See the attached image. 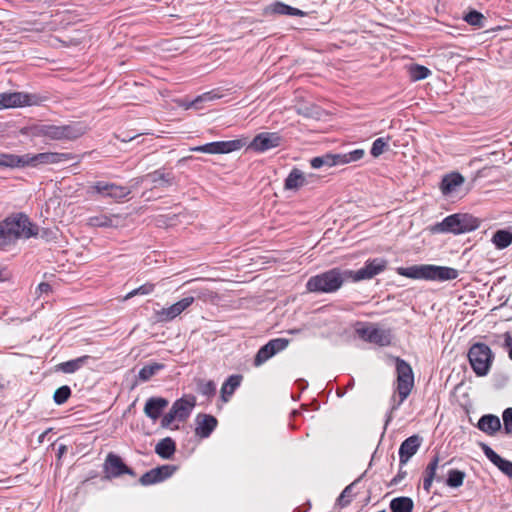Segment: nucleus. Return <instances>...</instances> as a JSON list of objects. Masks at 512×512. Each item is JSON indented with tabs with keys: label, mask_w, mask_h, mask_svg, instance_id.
Returning <instances> with one entry per match:
<instances>
[{
	"label": "nucleus",
	"mask_w": 512,
	"mask_h": 512,
	"mask_svg": "<svg viewBox=\"0 0 512 512\" xmlns=\"http://www.w3.org/2000/svg\"><path fill=\"white\" fill-rule=\"evenodd\" d=\"M294 512H306V510L303 507H297Z\"/></svg>",
	"instance_id": "774afa93"
},
{
	"label": "nucleus",
	"mask_w": 512,
	"mask_h": 512,
	"mask_svg": "<svg viewBox=\"0 0 512 512\" xmlns=\"http://www.w3.org/2000/svg\"><path fill=\"white\" fill-rule=\"evenodd\" d=\"M439 462H440V457H439V454L436 453L435 455H433L431 457L427 467L424 470L423 489L427 493L430 492V489H431V486H432V483L434 480H436L437 482H441L443 479L442 476H439L436 473V471L439 467Z\"/></svg>",
	"instance_id": "412c9836"
},
{
	"label": "nucleus",
	"mask_w": 512,
	"mask_h": 512,
	"mask_svg": "<svg viewBox=\"0 0 512 512\" xmlns=\"http://www.w3.org/2000/svg\"><path fill=\"white\" fill-rule=\"evenodd\" d=\"M465 178L459 172H451L443 176L440 182V191L444 196H450L463 185Z\"/></svg>",
	"instance_id": "6ab92c4d"
},
{
	"label": "nucleus",
	"mask_w": 512,
	"mask_h": 512,
	"mask_svg": "<svg viewBox=\"0 0 512 512\" xmlns=\"http://www.w3.org/2000/svg\"><path fill=\"white\" fill-rule=\"evenodd\" d=\"M289 344V339L275 338L261 346L254 357V365L260 366L278 352L283 351Z\"/></svg>",
	"instance_id": "ddd939ff"
},
{
	"label": "nucleus",
	"mask_w": 512,
	"mask_h": 512,
	"mask_svg": "<svg viewBox=\"0 0 512 512\" xmlns=\"http://www.w3.org/2000/svg\"><path fill=\"white\" fill-rule=\"evenodd\" d=\"M407 475V472L402 469V466L400 465V469L396 476L391 480V485H397L399 484Z\"/></svg>",
	"instance_id": "6e6d98bb"
},
{
	"label": "nucleus",
	"mask_w": 512,
	"mask_h": 512,
	"mask_svg": "<svg viewBox=\"0 0 512 512\" xmlns=\"http://www.w3.org/2000/svg\"><path fill=\"white\" fill-rule=\"evenodd\" d=\"M87 131V127L81 122H72L66 125L44 124L32 128V135L44 137L50 140H76Z\"/></svg>",
	"instance_id": "f03ea898"
},
{
	"label": "nucleus",
	"mask_w": 512,
	"mask_h": 512,
	"mask_svg": "<svg viewBox=\"0 0 512 512\" xmlns=\"http://www.w3.org/2000/svg\"><path fill=\"white\" fill-rule=\"evenodd\" d=\"M165 365L163 363L151 362L144 365L139 373L138 378L142 382L149 381L154 375H156L159 371L163 370Z\"/></svg>",
	"instance_id": "e433bc0d"
},
{
	"label": "nucleus",
	"mask_w": 512,
	"mask_h": 512,
	"mask_svg": "<svg viewBox=\"0 0 512 512\" xmlns=\"http://www.w3.org/2000/svg\"><path fill=\"white\" fill-rule=\"evenodd\" d=\"M91 359L89 355H83L81 357L71 359L65 362H61L56 366L57 371H61L65 374H72L85 366Z\"/></svg>",
	"instance_id": "c756f323"
},
{
	"label": "nucleus",
	"mask_w": 512,
	"mask_h": 512,
	"mask_svg": "<svg viewBox=\"0 0 512 512\" xmlns=\"http://www.w3.org/2000/svg\"><path fill=\"white\" fill-rule=\"evenodd\" d=\"M178 420V417L173 413V411L170 409L168 413H166L162 419H161V427L162 428H169L173 421Z\"/></svg>",
	"instance_id": "3c124183"
},
{
	"label": "nucleus",
	"mask_w": 512,
	"mask_h": 512,
	"mask_svg": "<svg viewBox=\"0 0 512 512\" xmlns=\"http://www.w3.org/2000/svg\"><path fill=\"white\" fill-rule=\"evenodd\" d=\"M389 508L391 512H412L414 502L410 497L400 496L390 501Z\"/></svg>",
	"instance_id": "f704fd0d"
},
{
	"label": "nucleus",
	"mask_w": 512,
	"mask_h": 512,
	"mask_svg": "<svg viewBox=\"0 0 512 512\" xmlns=\"http://www.w3.org/2000/svg\"><path fill=\"white\" fill-rule=\"evenodd\" d=\"M215 96L212 95V92H207V93H204L200 96H198L188 107H191V106H196V104L200 101H204V100H212L214 99Z\"/></svg>",
	"instance_id": "4d7b16f0"
},
{
	"label": "nucleus",
	"mask_w": 512,
	"mask_h": 512,
	"mask_svg": "<svg viewBox=\"0 0 512 512\" xmlns=\"http://www.w3.org/2000/svg\"><path fill=\"white\" fill-rule=\"evenodd\" d=\"M51 290H52V287L49 283L41 282L37 286L36 293H38L39 295L48 294L49 292H51Z\"/></svg>",
	"instance_id": "5fc2aeb1"
},
{
	"label": "nucleus",
	"mask_w": 512,
	"mask_h": 512,
	"mask_svg": "<svg viewBox=\"0 0 512 512\" xmlns=\"http://www.w3.org/2000/svg\"><path fill=\"white\" fill-rule=\"evenodd\" d=\"M169 401L164 397H150L144 406V413L147 417L156 421L168 406Z\"/></svg>",
	"instance_id": "4be33fe9"
},
{
	"label": "nucleus",
	"mask_w": 512,
	"mask_h": 512,
	"mask_svg": "<svg viewBox=\"0 0 512 512\" xmlns=\"http://www.w3.org/2000/svg\"><path fill=\"white\" fill-rule=\"evenodd\" d=\"M389 149V137H379L376 140H374L370 154L373 158H378L380 155H382L385 151Z\"/></svg>",
	"instance_id": "a19ab883"
},
{
	"label": "nucleus",
	"mask_w": 512,
	"mask_h": 512,
	"mask_svg": "<svg viewBox=\"0 0 512 512\" xmlns=\"http://www.w3.org/2000/svg\"><path fill=\"white\" fill-rule=\"evenodd\" d=\"M355 332L358 336L369 343L377 344L379 346H388L392 342V334L389 329H380L373 326H363L362 323H357Z\"/></svg>",
	"instance_id": "1a4fd4ad"
},
{
	"label": "nucleus",
	"mask_w": 512,
	"mask_h": 512,
	"mask_svg": "<svg viewBox=\"0 0 512 512\" xmlns=\"http://www.w3.org/2000/svg\"><path fill=\"white\" fill-rule=\"evenodd\" d=\"M344 280L338 269L317 274L308 279L306 289L315 293H333L343 284Z\"/></svg>",
	"instance_id": "39448f33"
},
{
	"label": "nucleus",
	"mask_w": 512,
	"mask_h": 512,
	"mask_svg": "<svg viewBox=\"0 0 512 512\" xmlns=\"http://www.w3.org/2000/svg\"><path fill=\"white\" fill-rule=\"evenodd\" d=\"M430 264H416L409 267H398L396 272L400 276H404L414 280L429 281Z\"/></svg>",
	"instance_id": "aec40b11"
},
{
	"label": "nucleus",
	"mask_w": 512,
	"mask_h": 512,
	"mask_svg": "<svg viewBox=\"0 0 512 512\" xmlns=\"http://www.w3.org/2000/svg\"><path fill=\"white\" fill-rule=\"evenodd\" d=\"M51 430H52V429H51V428H49V429H47L46 431H44L43 433H41V434L39 435V437H38V443H40V444H41V443H43V442H44V440H45V437L47 436V434H48Z\"/></svg>",
	"instance_id": "338daca9"
},
{
	"label": "nucleus",
	"mask_w": 512,
	"mask_h": 512,
	"mask_svg": "<svg viewBox=\"0 0 512 512\" xmlns=\"http://www.w3.org/2000/svg\"><path fill=\"white\" fill-rule=\"evenodd\" d=\"M194 302V297H185L178 302L174 303L168 308H163L160 312L163 321H170L180 315Z\"/></svg>",
	"instance_id": "393cba45"
},
{
	"label": "nucleus",
	"mask_w": 512,
	"mask_h": 512,
	"mask_svg": "<svg viewBox=\"0 0 512 512\" xmlns=\"http://www.w3.org/2000/svg\"><path fill=\"white\" fill-rule=\"evenodd\" d=\"M365 156L363 149H354V162L361 160Z\"/></svg>",
	"instance_id": "e2e57ef3"
},
{
	"label": "nucleus",
	"mask_w": 512,
	"mask_h": 512,
	"mask_svg": "<svg viewBox=\"0 0 512 512\" xmlns=\"http://www.w3.org/2000/svg\"><path fill=\"white\" fill-rule=\"evenodd\" d=\"M8 272L4 268H0V281H5L8 279Z\"/></svg>",
	"instance_id": "69168bd1"
},
{
	"label": "nucleus",
	"mask_w": 512,
	"mask_h": 512,
	"mask_svg": "<svg viewBox=\"0 0 512 512\" xmlns=\"http://www.w3.org/2000/svg\"><path fill=\"white\" fill-rule=\"evenodd\" d=\"M481 220L469 213H454L433 227L435 232L463 234L476 230Z\"/></svg>",
	"instance_id": "7ed1b4c3"
},
{
	"label": "nucleus",
	"mask_w": 512,
	"mask_h": 512,
	"mask_svg": "<svg viewBox=\"0 0 512 512\" xmlns=\"http://www.w3.org/2000/svg\"><path fill=\"white\" fill-rule=\"evenodd\" d=\"M503 347L507 350L508 356L512 360V336L509 332L504 334Z\"/></svg>",
	"instance_id": "864d4df0"
},
{
	"label": "nucleus",
	"mask_w": 512,
	"mask_h": 512,
	"mask_svg": "<svg viewBox=\"0 0 512 512\" xmlns=\"http://www.w3.org/2000/svg\"><path fill=\"white\" fill-rule=\"evenodd\" d=\"M421 443L422 438L419 435H412L401 443L399 447V463L401 466L405 465L417 453Z\"/></svg>",
	"instance_id": "f3484780"
},
{
	"label": "nucleus",
	"mask_w": 512,
	"mask_h": 512,
	"mask_svg": "<svg viewBox=\"0 0 512 512\" xmlns=\"http://www.w3.org/2000/svg\"><path fill=\"white\" fill-rule=\"evenodd\" d=\"M463 19L471 26L478 28L484 27L485 17L477 10H470Z\"/></svg>",
	"instance_id": "c03bdc74"
},
{
	"label": "nucleus",
	"mask_w": 512,
	"mask_h": 512,
	"mask_svg": "<svg viewBox=\"0 0 512 512\" xmlns=\"http://www.w3.org/2000/svg\"><path fill=\"white\" fill-rule=\"evenodd\" d=\"M476 427L485 434L493 436L501 430L502 425L498 416L494 414H485L480 417Z\"/></svg>",
	"instance_id": "b1692460"
},
{
	"label": "nucleus",
	"mask_w": 512,
	"mask_h": 512,
	"mask_svg": "<svg viewBox=\"0 0 512 512\" xmlns=\"http://www.w3.org/2000/svg\"><path fill=\"white\" fill-rule=\"evenodd\" d=\"M351 386H352V378L349 379V381L347 382L345 387H337V389H336L337 397L338 398L343 397L347 392V388L351 387Z\"/></svg>",
	"instance_id": "13d9d810"
},
{
	"label": "nucleus",
	"mask_w": 512,
	"mask_h": 512,
	"mask_svg": "<svg viewBox=\"0 0 512 512\" xmlns=\"http://www.w3.org/2000/svg\"><path fill=\"white\" fill-rule=\"evenodd\" d=\"M349 162L347 155H340V154H326L319 157H314L311 159L310 164L314 169L321 168L323 166L332 167L338 164H344Z\"/></svg>",
	"instance_id": "cd10ccee"
},
{
	"label": "nucleus",
	"mask_w": 512,
	"mask_h": 512,
	"mask_svg": "<svg viewBox=\"0 0 512 512\" xmlns=\"http://www.w3.org/2000/svg\"><path fill=\"white\" fill-rule=\"evenodd\" d=\"M288 15L303 17L306 15V13L298 8H294V7L290 6Z\"/></svg>",
	"instance_id": "052dcab7"
},
{
	"label": "nucleus",
	"mask_w": 512,
	"mask_h": 512,
	"mask_svg": "<svg viewBox=\"0 0 512 512\" xmlns=\"http://www.w3.org/2000/svg\"><path fill=\"white\" fill-rule=\"evenodd\" d=\"M4 228L17 241L19 238H30L38 235V227L31 223L23 213L13 214L1 221Z\"/></svg>",
	"instance_id": "423d86ee"
},
{
	"label": "nucleus",
	"mask_w": 512,
	"mask_h": 512,
	"mask_svg": "<svg viewBox=\"0 0 512 512\" xmlns=\"http://www.w3.org/2000/svg\"><path fill=\"white\" fill-rule=\"evenodd\" d=\"M87 194L90 196L99 195L114 200H120L130 194V189L126 186L118 185L107 181H96L87 187Z\"/></svg>",
	"instance_id": "0eeeda50"
},
{
	"label": "nucleus",
	"mask_w": 512,
	"mask_h": 512,
	"mask_svg": "<svg viewBox=\"0 0 512 512\" xmlns=\"http://www.w3.org/2000/svg\"><path fill=\"white\" fill-rule=\"evenodd\" d=\"M196 428L195 434L204 439L208 438L212 432L216 429L218 420L211 414L200 413L196 416Z\"/></svg>",
	"instance_id": "a211bd4d"
},
{
	"label": "nucleus",
	"mask_w": 512,
	"mask_h": 512,
	"mask_svg": "<svg viewBox=\"0 0 512 512\" xmlns=\"http://www.w3.org/2000/svg\"><path fill=\"white\" fill-rule=\"evenodd\" d=\"M372 8L373 5L368 0H354V10L360 9V11H368Z\"/></svg>",
	"instance_id": "603ef678"
},
{
	"label": "nucleus",
	"mask_w": 512,
	"mask_h": 512,
	"mask_svg": "<svg viewBox=\"0 0 512 512\" xmlns=\"http://www.w3.org/2000/svg\"><path fill=\"white\" fill-rule=\"evenodd\" d=\"M68 447L65 444H60L57 449V460L58 462L62 459V457L67 453Z\"/></svg>",
	"instance_id": "bf43d9fd"
},
{
	"label": "nucleus",
	"mask_w": 512,
	"mask_h": 512,
	"mask_svg": "<svg viewBox=\"0 0 512 512\" xmlns=\"http://www.w3.org/2000/svg\"><path fill=\"white\" fill-rule=\"evenodd\" d=\"M176 452V443L171 437L160 440L155 446V453L162 459H171Z\"/></svg>",
	"instance_id": "2f4dec72"
},
{
	"label": "nucleus",
	"mask_w": 512,
	"mask_h": 512,
	"mask_svg": "<svg viewBox=\"0 0 512 512\" xmlns=\"http://www.w3.org/2000/svg\"><path fill=\"white\" fill-rule=\"evenodd\" d=\"M196 384L197 392L201 395L211 398L216 394V384L213 380L198 379Z\"/></svg>",
	"instance_id": "ea45409f"
},
{
	"label": "nucleus",
	"mask_w": 512,
	"mask_h": 512,
	"mask_svg": "<svg viewBox=\"0 0 512 512\" xmlns=\"http://www.w3.org/2000/svg\"><path fill=\"white\" fill-rule=\"evenodd\" d=\"M39 97L23 92H12L0 94V108H15L37 105Z\"/></svg>",
	"instance_id": "f8f14e48"
},
{
	"label": "nucleus",
	"mask_w": 512,
	"mask_h": 512,
	"mask_svg": "<svg viewBox=\"0 0 512 512\" xmlns=\"http://www.w3.org/2000/svg\"><path fill=\"white\" fill-rule=\"evenodd\" d=\"M459 276V270L447 267L430 264L429 281H451Z\"/></svg>",
	"instance_id": "5701e85b"
},
{
	"label": "nucleus",
	"mask_w": 512,
	"mask_h": 512,
	"mask_svg": "<svg viewBox=\"0 0 512 512\" xmlns=\"http://www.w3.org/2000/svg\"><path fill=\"white\" fill-rule=\"evenodd\" d=\"M155 285L152 283H145L141 285L140 287L130 291L125 299H130L136 295H148L153 292Z\"/></svg>",
	"instance_id": "49530a36"
},
{
	"label": "nucleus",
	"mask_w": 512,
	"mask_h": 512,
	"mask_svg": "<svg viewBox=\"0 0 512 512\" xmlns=\"http://www.w3.org/2000/svg\"><path fill=\"white\" fill-rule=\"evenodd\" d=\"M103 469L106 474V478L108 479L118 478L124 474L130 475L132 477L136 476L135 471L126 465V463L118 454L113 452L108 453L106 456Z\"/></svg>",
	"instance_id": "9d476101"
},
{
	"label": "nucleus",
	"mask_w": 512,
	"mask_h": 512,
	"mask_svg": "<svg viewBox=\"0 0 512 512\" xmlns=\"http://www.w3.org/2000/svg\"><path fill=\"white\" fill-rule=\"evenodd\" d=\"M72 390L70 386L63 385L59 388H57L53 394V400L55 404L62 405L68 401V399L71 397Z\"/></svg>",
	"instance_id": "37998d69"
},
{
	"label": "nucleus",
	"mask_w": 512,
	"mask_h": 512,
	"mask_svg": "<svg viewBox=\"0 0 512 512\" xmlns=\"http://www.w3.org/2000/svg\"><path fill=\"white\" fill-rule=\"evenodd\" d=\"M77 159L76 164L80 162V158L72 153L65 152H43L38 154H25L27 167H37L39 165L58 164Z\"/></svg>",
	"instance_id": "6e6552de"
},
{
	"label": "nucleus",
	"mask_w": 512,
	"mask_h": 512,
	"mask_svg": "<svg viewBox=\"0 0 512 512\" xmlns=\"http://www.w3.org/2000/svg\"><path fill=\"white\" fill-rule=\"evenodd\" d=\"M118 219L119 217L115 215L109 216L106 214H99L88 218L87 224L91 227H112L117 226L114 221Z\"/></svg>",
	"instance_id": "4c0bfd02"
},
{
	"label": "nucleus",
	"mask_w": 512,
	"mask_h": 512,
	"mask_svg": "<svg viewBox=\"0 0 512 512\" xmlns=\"http://www.w3.org/2000/svg\"><path fill=\"white\" fill-rule=\"evenodd\" d=\"M466 473L458 469H450L445 479V484L450 488H458L463 485Z\"/></svg>",
	"instance_id": "58836bf2"
},
{
	"label": "nucleus",
	"mask_w": 512,
	"mask_h": 512,
	"mask_svg": "<svg viewBox=\"0 0 512 512\" xmlns=\"http://www.w3.org/2000/svg\"><path fill=\"white\" fill-rule=\"evenodd\" d=\"M503 431L507 435H512V408H506L502 413Z\"/></svg>",
	"instance_id": "09e8293b"
},
{
	"label": "nucleus",
	"mask_w": 512,
	"mask_h": 512,
	"mask_svg": "<svg viewBox=\"0 0 512 512\" xmlns=\"http://www.w3.org/2000/svg\"><path fill=\"white\" fill-rule=\"evenodd\" d=\"M409 73L412 80L419 81L427 78L431 71L423 65L412 64L409 68Z\"/></svg>",
	"instance_id": "79ce46f5"
},
{
	"label": "nucleus",
	"mask_w": 512,
	"mask_h": 512,
	"mask_svg": "<svg viewBox=\"0 0 512 512\" xmlns=\"http://www.w3.org/2000/svg\"><path fill=\"white\" fill-rule=\"evenodd\" d=\"M290 6L282 3V2H275L271 6V10L275 14L279 15H288Z\"/></svg>",
	"instance_id": "8fccbe9b"
},
{
	"label": "nucleus",
	"mask_w": 512,
	"mask_h": 512,
	"mask_svg": "<svg viewBox=\"0 0 512 512\" xmlns=\"http://www.w3.org/2000/svg\"><path fill=\"white\" fill-rule=\"evenodd\" d=\"M149 179L154 187H169L173 184L174 175L165 169H157L141 177V181Z\"/></svg>",
	"instance_id": "bb28decb"
},
{
	"label": "nucleus",
	"mask_w": 512,
	"mask_h": 512,
	"mask_svg": "<svg viewBox=\"0 0 512 512\" xmlns=\"http://www.w3.org/2000/svg\"><path fill=\"white\" fill-rule=\"evenodd\" d=\"M385 265L384 261L376 262V259L368 261L363 268L354 272V282L373 278L385 269Z\"/></svg>",
	"instance_id": "a878e982"
},
{
	"label": "nucleus",
	"mask_w": 512,
	"mask_h": 512,
	"mask_svg": "<svg viewBox=\"0 0 512 512\" xmlns=\"http://www.w3.org/2000/svg\"><path fill=\"white\" fill-rule=\"evenodd\" d=\"M243 142L240 139L229 140V141H216L207 143L201 146L191 147L190 151L202 152L208 154H226L243 147Z\"/></svg>",
	"instance_id": "9b49d317"
},
{
	"label": "nucleus",
	"mask_w": 512,
	"mask_h": 512,
	"mask_svg": "<svg viewBox=\"0 0 512 512\" xmlns=\"http://www.w3.org/2000/svg\"><path fill=\"white\" fill-rule=\"evenodd\" d=\"M283 142V137L278 132H262L257 134L249 148L255 152L263 153L267 150L279 147Z\"/></svg>",
	"instance_id": "4468645a"
},
{
	"label": "nucleus",
	"mask_w": 512,
	"mask_h": 512,
	"mask_svg": "<svg viewBox=\"0 0 512 512\" xmlns=\"http://www.w3.org/2000/svg\"><path fill=\"white\" fill-rule=\"evenodd\" d=\"M468 359L473 372L478 377L486 376L492 366L494 353L490 347L481 342L471 345L468 351Z\"/></svg>",
	"instance_id": "20e7f679"
},
{
	"label": "nucleus",
	"mask_w": 512,
	"mask_h": 512,
	"mask_svg": "<svg viewBox=\"0 0 512 512\" xmlns=\"http://www.w3.org/2000/svg\"><path fill=\"white\" fill-rule=\"evenodd\" d=\"M369 501H370V492L369 491H367L366 495L363 498L358 500V502L361 504L362 507L367 505Z\"/></svg>",
	"instance_id": "0e129e2a"
},
{
	"label": "nucleus",
	"mask_w": 512,
	"mask_h": 512,
	"mask_svg": "<svg viewBox=\"0 0 512 512\" xmlns=\"http://www.w3.org/2000/svg\"><path fill=\"white\" fill-rule=\"evenodd\" d=\"M305 184L304 174L297 168L292 169L285 179L284 187L287 190H296Z\"/></svg>",
	"instance_id": "c9c22d12"
},
{
	"label": "nucleus",
	"mask_w": 512,
	"mask_h": 512,
	"mask_svg": "<svg viewBox=\"0 0 512 512\" xmlns=\"http://www.w3.org/2000/svg\"><path fill=\"white\" fill-rule=\"evenodd\" d=\"M352 497V483L348 484L336 499L335 507L343 508L350 504Z\"/></svg>",
	"instance_id": "a18cd8bd"
},
{
	"label": "nucleus",
	"mask_w": 512,
	"mask_h": 512,
	"mask_svg": "<svg viewBox=\"0 0 512 512\" xmlns=\"http://www.w3.org/2000/svg\"><path fill=\"white\" fill-rule=\"evenodd\" d=\"M195 406V398L192 397L191 401L182 397L177 399L170 408L173 413L178 417L179 421H185L191 414L192 409Z\"/></svg>",
	"instance_id": "c85d7f7f"
},
{
	"label": "nucleus",
	"mask_w": 512,
	"mask_h": 512,
	"mask_svg": "<svg viewBox=\"0 0 512 512\" xmlns=\"http://www.w3.org/2000/svg\"><path fill=\"white\" fill-rule=\"evenodd\" d=\"M0 167L23 168L27 167L25 155L19 156L10 153H0Z\"/></svg>",
	"instance_id": "473e14b6"
},
{
	"label": "nucleus",
	"mask_w": 512,
	"mask_h": 512,
	"mask_svg": "<svg viewBox=\"0 0 512 512\" xmlns=\"http://www.w3.org/2000/svg\"><path fill=\"white\" fill-rule=\"evenodd\" d=\"M15 242L16 240L11 236V233H9L0 222V249H5Z\"/></svg>",
	"instance_id": "de8ad7c7"
},
{
	"label": "nucleus",
	"mask_w": 512,
	"mask_h": 512,
	"mask_svg": "<svg viewBox=\"0 0 512 512\" xmlns=\"http://www.w3.org/2000/svg\"><path fill=\"white\" fill-rule=\"evenodd\" d=\"M243 376L240 374L230 375L221 387V399L228 402L235 390L241 385Z\"/></svg>",
	"instance_id": "7c9ffc66"
},
{
	"label": "nucleus",
	"mask_w": 512,
	"mask_h": 512,
	"mask_svg": "<svg viewBox=\"0 0 512 512\" xmlns=\"http://www.w3.org/2000/svg\"><path fill=\"white\" fill-rule=\"evenodd\" d=\"M73 265H75V263H73ZM71 269H72V264L67 261L66 264H64V263L58 264L57 272L62 273V272H65L66 270L70 271Z\"/></svg>",
	"instance_id": "680f3d73"
},
{
	"label": "nucleus",
	"mask_w": 512,
	"mask_h": 512,
	"mask_svg": "<svg viewBox=\"0 0 512 512\" xmlns=\"http://www.w3.org/2000/svg\"><path fill=\"white\" fill-rule=\"evenodd\" d=\"M492 243L497 249H505L512 244V230L511 227L508 229H498L494 232Z\"/></svg>",
	"instance_id": "72a5a7b5"
},
{
	"label": "nucleus",
	"mask_w": 512,
	"mask_h": 512,
	"mask_svg": "<svg viewBox=\"0 0 512 512\" xmlns=\"http://www.w3.org/2000/svg\"><path fill=\"white\" fill-rule=\"evenodd\" d=\"M479 447L484 455L506 476L512 478V462L502 458L489 445L479 442Z\"/></svg>",
	"instance_id": "dca6fc26"
},
{
	"label": "nucleus",
	"mask_w": 512,
	"mask_h": 512,
	"mask_svg": "<svg viewBox=\"0 0 512 512\" xmlns=\"http://www.w3.org/2000/svg\"><path fill=\"white\" fill-rule=\"evenodd\" d=\"M395 364L397 373L395 393L398 394L399 400H396L395 394L392 396V405L386 417L385 427L391 422L393 412L407 399L414 387V374L411 365L400 357H395Z\"/></svg>",
	"instance_id": "f257e3e1"
},
{
	"label": "nucleus",
	"mask_w": 512,
	"mask_h": 512,
	"mask_svg": "<svg viewBox=\"0 0 512 512\" xmlns=\"http://www.w3.org/2000/svg\"><path fill=\"white\" fill-rule=\"evenodd\" d=\"M177 469V466L170 464L158 466L144 473L139 478V483L142 486H150L163 482L170 478L177 471Z\"/></svg>",
	"instance_id": "2eb2a0df"
}]
</instances>
